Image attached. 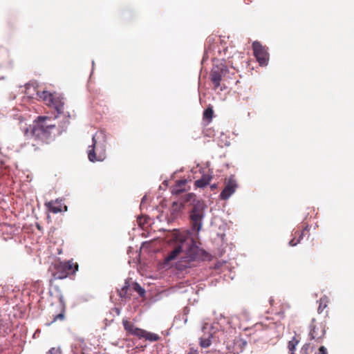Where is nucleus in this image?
I'll return each mask as SVG.
<instances>
[{
    "instance_id": "9",
    "label": "nucleus",
    "mask_w": 354,
    "mask_h": 354,
    "mask_svg": "<svg viewBox=\"0 0 354 354\" xmlns=\"http://www.w3.org/2000/svg\"><path fill=\"white\" fill-rule=\"evenodd\" d=\"M227 71V66L222 64L212 68L210 73V78L215 90L220 86L222 77L226 75Z\"/></svg>"
},
{
    "instance_id": "5",
    "label": "nucleus",
    "mask_w": 354,
    "mask_h": 354,
    "mask_svg": "<svg viewBox=\"0 0 354 354\" xmlns=\"http://www.w3.org/2000/svg\"><path fill=\"white\" fill-rule=\"evenodd\" d=\"M78 270V264L73 259L67 261L59 262L54 264L53 276L55 279H63L68 275L75 274Z\"/></svg>"
},
{
    "instance_id": "27",
    "label": "nucleus",
    "mask_w": 354,
    "mask_h": 354,
    "mask_svg": "<svg viewBox=\"0 0 354 354\" xmlns=\"http://www.w3.org/2000/svg\"><path fill=\"white\" fill-rule=\"evenodd\" d=\"M48 354H62V353L59 348H52L48 351Z\"/></svg>"
},
{
    "instance_id": "13",
    "label": "nucleus",
    "mask_w": 354,
    "mask_h": 354,
    "mask_svg": "<svg viewBox=\"0 0 354 354\" xmlns=\"http://www.w3.org/2000/svg\"><path fill=\"white\" fill-rule=\"evenodd\" d=\"M186 184H187V180H178L175 185H174L171 188V193L173 194H180V193L183 192L186 189Z\"/></svg>"
},
{
    "instance_id": "19",
    "label": "nucleus",
    "mask_w": 354,
    "mask_h": 354,
    "mask_svg": "<svg viewBox=\"0 0 354 354\" xmlns=\"http://www.w3.org/2000/svg\"><path fill=\"white\" fill-rule=\"evenodd\" d=\"M299 342V340L296 337H293V338L290 341H289L288 344L289 354H294V351Z\"/></svg>"
},
{
    "instance_id": "23",
    "label": "nucleus",
    "mask_w": 354,
    "mask_h": 354,
    "mask_svg": "<svg viewBox=\"0 0 354 354\" xmlns=\"http://www.w3.org/2000/svg\"><path fill=\"white\" fill-rule=\"evenodd\" d=\"M212 344L210 337H201L199 344L201 348H208Z\"/></svg>"
},
{
    "instance_id": "15",
    "label": "nucleus",
    "mask_w": 354,
    "mask_h": 354,
    "mask_svg": "<svg viewBox=\"0 0 354 354\" xmlns=\"http://www.w3.org/2000/svg\"><path fill=\"white\" fill-rule=\"evenodd\" d=\"M37 95L39 98L42 100L48 106L52 104L54 97V95L52 93L46 91H37Z\"/></svg>"
},
{
    "instance_id": "11",
    "label": "nucleus",
    "mask_w": 354,
    "mask_h": 354,
    "mask_svg": "<svg viewBox=\"0 0 354 354\" xmlns=\"http://www.w3.org/2000/svg\"><path fill=\"white\" fill-rule=\"evenodd\" d=\"M310 230V228L308 225H306L303 227V229L301 231L297 230L295 232L294 234V238L290 240L289 242V245L290 246H295L299 243H300L301 240L303 239V237L305 236L306 233H308Z\"/></svg>"
},
{
    "instance_id": "31",
    "label": "nucleus",
    "mask_w": 354,
    "mask_h": 354,
    "mask_svg": "<svg viewBox=\"0 0 354 354\" xmlns=\"http://www.w3.org/2000/svg\"><path fill=\"white\" fill-rule=\"evenodd\" d=\"M187 354H199L197 350H195L194 348H190L189 351Z\"/></svg>"
},
{
    "instance_id": "28",
    "label": "nucleus",
    "mask_w": 354,
    "mask_h": 354,
    "mask_svg": "<svg viewBox=\"0 0 354 354\" xmlns=\"http://www.w3.org/2000/svg\"><path fill=\"white\" fill-rule=\"evenodd\" d=\"M195 197V194L193 193L187 194L185 196V202H188L192 200Z\"/></svg>"
},
{
    "instance_id": "10",
    "label": "nucleus",
    "mask_w": 354,
    "mask_h": 354,
    "mask_svg": "<svg viewBox=\"0 0 354 354\" xmlns=\"http://www.w3.org/2000/svg\"><path fill=\"white\" fill-rule=\"evenodd\" d=\"M237 187L236 181L234 178H230L225 184L223 191L220 194L222 200H227L236 191Z\"/></svg>"
},
{
    "instance_id": "7",
    "label": "nucleus",
    "mask_w": 354,
    "mask_h": 354,
    "mask_svg": "<svg viewBox=\"0 0 354 354\" xmlns=\"http://www.w3.org/2000/svg\"><path fill=\"white\" fill-rule=\"evenodd\" d=\"M326 334V326L322 322L313 319L310 325L309 336L311 339L320 342Z\"/></svg>"
},
{
    "instance_id": "17",
    "label": "nucleus",
    "mask_w": 354,
    "mask_h": 354,
    "mask_svg": "<svg viewBox=\"0 0 354 354\" xmlns=\"http://www.w3.org/2000/svg\"><path fill=\"white\" fill-rule=\"evenodd\" d=\"M129 282L126 281L123 287L120 290H118L120 297L122 299L130 297L131 293L129 292Z\"/></svg>"
},
{
    "instance_id": "18",
    "label": "nucleus",
    "mask_w": 354,
    "mask_h": 354,
    "mask_svg": "<svg viewBox=\"0 0 354 354\" xmlns=\"http://www.w3.org/2000/svg\"><path fill=\"white\" fill-rule=\"evenodd\" d=\"M59 300H60V303H61V306H62V310H61V312L59 314L53 316V319L52 323L55 322H56L57 320L63 321L64 319V314H65V308H66V306H65V304L64 302L63 298L60 297Z\"/></svg>"
},
{
    "instance_id": "6",
    "label": "nucleus",
    "mask_w": 354,
    "mask_h": 354,
    "mask_svg": "<svg viewBox=\"0 0 354 354\" xmlns=\"http://www.w3.org/2000/svg\"><path fill=\"white\" fill-rule=\"evenodd\" d=\"M97 134L92 138V145L89 146L88 158L90 161H103L106 158V146L104 143L97 142Z\"/></svg>"
},
{
    "instance_id": "21",
    "label": "nucleus",
    "mask_w": 354,
    "mask_h": 354,
    "mask_svg": "<svg viewBox=\"0 0 354 354\" xmlns=\"http://www.w3.org/2000/svg\"><path fill=\"white\" fill-rule=\"evenodd\" d=\"M214 115V111L212 107L207 108L203 112V120H207L209 123Z\"/></svg>"
},
{
    "instance_id": "2",
    "label": "nucleus",
    "mask_w": 354,
    "mask_h": 354,
    "mask_svg": "<svg viewBox=\"0 0 354 354\" xmlns=\"http://www.w3.org/2000/svg\"><path fill=\"white\" fill-rule=\"evenodd\" d=\"M50 118L47 116H39L34 121L30 130L26 129L25 136L28 144H30L35 150H37L45 143H48L51 138L53 131L55 129V124L50 122Z\"/></svg>"
},
{
    "instance_id": "1",
    "label": "nucleus",
    "mask_w": 354,
    "mask_h": 354,
    "mask_svg": "<svg viewBox=\"0 0 354 354\" xmlns=\"http://www.w3.org/2000/svg\"><path fill=\"white\" fill-rule=\"evenodd\" d=\"M177 245L165 257V263H169L177 258L182 252H184L180 259L176 264V268L179 270H183L187 268H192L195 266L205 251L196 244L188 232H178L176 234Z\"/></svg>"
},
{
    "instance_id": "3",
    "label": "nucleus",
    "mask_w": 354,
    "mask_h": 354,
    "mask_svg": "<svg viewBox=\"0 0 354 354\" xmlns=\"http://www.w3.org/2000/svg\"><path fill=\"white\" fill-rule=\"evenodd\" d=\"M207 205L203 200H194L193 207L189 212V220L192 230L198 232L202 227L205 209Z\"/></svg>"
},
{
    "instance_id": "32",
    "label": "nucleus",
    "mask_w": 354,
    "mask_h": 354,
    "mask_svg": "<svg viewBox=\"0 0 354 354\" xmlns=\"http://www.w3.org/2000/svg\"><path fill=\"white\" fill-rule=\"evenodd\" d=\"M116 313H117L118 315H119L120 314V310L119 309H116Z\"/></svg>"
},
{
    "instance_id": "4",
    "label": "nucleus",
    "mask_w": 354,
    "mask_h": 354,
    "mask_svg": "<svg viewBox=\"0 0 354 354\" xmlns=\"http://www.w3.org/2000/svg\"><path fill=\"white\" fill-rule=\"evenodd\" d=\"M122 324L127 334L129 335H133L139 339H145L149 342H156L160 339L158 335L139 328L126 319H122Z\"/></svg>"
},
{
    "instance_id": "34",
    "label": "nucleus",
    "mask_w": 354,
    "mask_h": 354,
    "mask_svg": "<svg viewBox=\"0 0 354 354\" xmlns=\"http://www.w3.org/2000/svg\"><path fill=\"white\" fill-rule=\"evenodd\" d=\"M2 79H3V77H0V80H2Z\"/></svg>"
},
{
    "instance_id": "20",
    "label": "nucleus",
    "mask_w": 354,
    "mask_h": 354,
    "mask_svg": "<svg viewBox=\"0 0 354 354\" xmlns=\"http://www.w3.org/2000/svg\"><path fill=\"white\" fill-rule=\"evenodd\" d=\"M247 343L245 341L241 338H237L234 339V345L239 348V350H234V352H241L244 347L246 346Z\"/></svg>"
},
{
    "instance_id": "14",
    "label": "nucleus",
    "mask_w": 354,
    "mask_h": 354,
    "mask_svg": "<svg viewBox=\"0 0 354 354\" xmlns=\"http://www.w3.org/2000/svg\"><path fill=\"white\" fill-rule=\"evenodd\" d=\"M49 106H53L58 113H62L64 109V102H63V99L59 97L54 96L52 104L48 105Z\"/></svg>"
},
{
    "instance_id": "26",
    "label": "nucleus",
    "mask_w": 354,
    "mask_h": 354,
    "mask_svg": "<svg viewBox=\"0 0 354 354\" xmlns=\"http://www.w3.org/2000/svg\"><path fill=\"white\" fill-rule=\"evenodd\" d=\"M310 348V344H305L301 349V353L302 354H308V349Z\"/></svg>"
},
{
    "instance_id": "22",
    "label": "nucleus",
    "mask_w": 354,
    "mask_h": 354,
    "mask_svg": "<svg viewBox=\"0 0 354 354\" xmlns=\"http://www.w3.org/2000/svg\"><path fill=\"white\" fill-rule=\"evenodd\" d=\"M328 306V298L326 297H324L320 298L319 299V304L317 309V311L319 313H322L324 310Z\"/></svg>"
},
{
    "instance_id": "8",
    "label": "nucleus",
    "mask_w": 354,
    "mask_h": 354,
    "mask_svg": "<svg viewBox=\"0 0 354 354\" xmlns=\"http://www.w3.org/2000/svg\"><path fill=\"white\" fill-rule=\"evenodd\" d=\"M254 55L261 66H266L269 59V55L266 48L259 41H254L252 44Z\"/></svg>"
},
{
    "instance_id": "30",
    "label": "nucleus",
    "mask_w": 354,
    "mask_h": 354,
    "mask_svg": "<svg viewBox=\"0 0 354 354\" xmlns=\"http://www.w3.org/2000/svg\"><path fill=\"white\" fill-rule=\"evenodd\" d=\"M219 39V38H216V37H214V36H209L207 38V43H209V44H212L213 42L215 41V39Z\"/></svg>"
},
{
    "instance_id": "25",
    "label": "nucleus",
    "mask_w": 354,
    "mask_h": 354,
    "mask_svg": "<svg viewBox=\"0 0 354 354\" xmlns=\"http://www.w3.org/2000/svg\"><path fill=\"white\" fill-rule=\"evenodd\" d=\"M46 205L48 207L49 210L53 212V213H57L58 212L60 211L59 208H57L53 206V202H48Z\"/></svg>"
},
{
    "instance_id": "33",
    "label": "nucleus",
    "mask_w": 354,
    "mask_h": 354,
    "mask_svg": "<svg viewBox=\"0 0 354 354\" xmlns=\"http://www.w3.org/2000/svg\"><path fill=\"white\" fill-rule=\"evenodd\" d=\"M232 68H234V69H236L235 66H234L232 65Z\"/></svg>"
},
{
    "instance_id": "12",
    "label": "nucleus",
    "mask_w": 354,
    "mask_h": 354,
    "mask_svg": "<svg viewBox=\"0 0 354 354\" xmlns=\"http://www.w3.org/2000/svg\"><path fill=\"white\" fill-rule=\"evenodd\" d=\"M184 209V203L183 202L175 201L172 203L170 212L173 218L178 216L182 210Z\"/></svg>"
},
{
    "instance_id": "29",
    "label": "nucleus",
    "mask_w": 354,
    "mask_h": 354,
    "mask_svg": "<svg viewBox=\"0 0 354 354\" xmlns=\"http://www.w3.org/2000/svg\"><path fill=\"white\" fill-rule=\"evenodd\" d=\"M318 354H328L326 348L324 346H320Z\"/></svg>"
},
{
    "instance_id": "16",
    "label": "nucleus",
    "mask_w": 354,
    "mask_h": 354,
    "mask_svg": "<svg viewBox=\"0 0 354 354\" xmlns=\"http://www.w3.org/2000/svg\"><path fill=\"white\" fill-rule=\"evenodd\" d=\"M212 177L209 175H204L201 178L197 180L194 183V185L197 187L203 188L209 184Z\"/></svg>"
},
{
    "instance_id": "24",
    "label": "nucleus",
    "mask_w": 354,
    "mask_h": 354,
    "mask_svg": "<svg viewBox=\"0 0 354 354\" xmlns=\"http://www.w3.org/2000/svg\"><path fill=\"white\" fill-rule=\"evenodd\" d=\"M133 289L136 291L140 296H144L145 294V290L144 288H142L140 284L138 283H133Z\"/></svg>"
}]
</instances>
